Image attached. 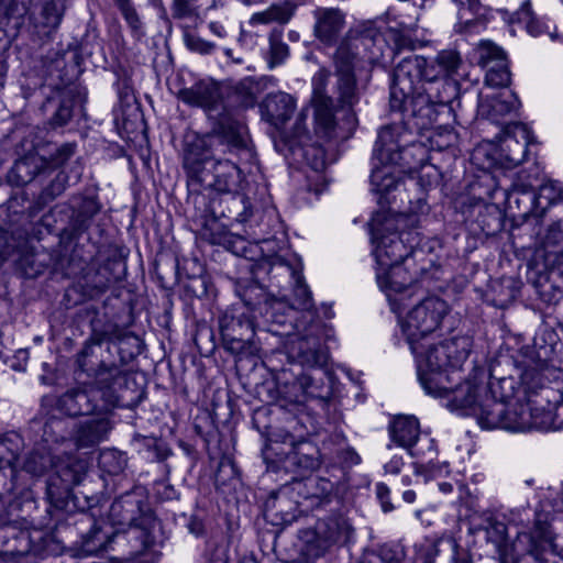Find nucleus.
Listing matches in <instances>:
<instances>
[{"instance_id": "obj_21", "label": "nucleus", "mask_w": 563, "mask_h": 563, "mask_svg": "<svg viewBox=\"0 0 563 563\" xmlns=\"http://www.w3.org/2000/svg\"><path fill=\"white\" fill-rule=\"evenodd\" d=\"M486 69L485 85L488 88L507 87L510 82V73L507 60L499 59L497 65L489 66Z\"/></svg>"}, {"instance_id": "obj_39", "label": "nucleus", "mask_w": 563, "mask_h": 563, "mask_svg": "<svg viewBox=\"0 0 563 563\" xmlns=\"http://www.w3.org/2000/svg\"><path fill=\"white\" fill-rule=\"evenodd\" d=\"M13 440H15V448L14 449H9V451L12 453V455L14 456L15 455V452L19 450L20 448V442H21V439L18 434L15 433H12L10 434L9 437H2V445L7 442V441H10V442H13Z\"/></svg>"}, {"instance_id": "obj_30", "label": "nucleus", "mask_w": 563, "mask_h": 563, "mask_svg": "<svg viewBox=\"0 0 563 563\" xmlns=\"http://www.w3.org/2000/svg\"><path fill=\"white\" fill-rule=\"evenodd\" d=\"M296 295V305L298 308L310 311L313 307L311 299V291L308 289L307 285H305L300 278L297 279V285L295 289Z\"/></svg>"}, {"instance_id": "obj_15", "label": "nucleus", "mask_w": 563, "mask_h": 563, "mask_svg": "<svg viewBox=\"0 0 563 563\" xmlns=\"http://www.w3.org/2000/svg\"><path fill=\"white\" fill-rule=\"evenodd\" d=\"M314 33L324 43H330L343 25V16L338 10L322 9L316 12Z\"/></svg>"}, {"instance_id": "obj_45", "label": "nucleus", "mask_w": 563, "mask_h": 563, "mask_svg": "<svg viewBox=\"0 0 563 563\" xmlns=\"http://www.w3.org/2000/svg\"><path fill=\"white\" fill-rule=\"evenodd\" d=\"M411 482H412V481H411V477H410V476H408V475H405V476H402V477H401V484H402L404 486H409V485H411Z\"/></svg>"}, {"instance_id": "obj_31", "label": "nucleus", "mask_w": 563, "mask_h": 563, "mask_svg": "<svg viewBox=\"0 0 563 563\" xmlns=\"http://www.w3.org/2000/svg\"><path fill=\"white\" fill-rule=\"evenodd\" d=\"M288 56V46L280 42L271 44V67L282 64Z\"/></svg>"}, {"instance_id": "obj_28", "label": "nucleus", "mask_w": 563, "mask_h": 563, "mask_svg": "<svg viewBox=\"0 0 563 563\" xmlns=\"http://www.w3.org/2000/svg\"><path fill=\"white\" fill-rule=\"evenodd\" d=\"M457 133L451 126H439L431 136V143L438 150H445L457 143Z\"/></svg>"}, {"instance_id": "obj_46", "label": "nucleus", "mask_w": 563, "mask_h": 563, "mask_svg": "<svg viewBox=\"0 0 563 563\" xmlns=\"http://www.w3.org/2000/svg\"><path fill=\"white\" fill-rule=\"evenodd\" d=\"M548 543L553 551H558L559 544L555 541H553L551 538H548Z\"/></svg>"}, {"instance_id": "obj_10", "label": "nucleus", "mask_w": 563, "mask_h": 563, "mask_svg": "<svg viewBox=\"0 0 563 563\" xmlns=\"http://www.w3.org/2000/svg\"><path fill=\"white\" fill-rule=\"evenodd\" d=\"M520 106L516 93L509 90L497 95L483 90L478 95V114L494 122H499L507 115L517 114Z\"/></svg>"}, {"instance_id": "obj_12", "label": "nucleus", "mask_w": 563, "mask_h": 563, "mask_svg": "<svg viewBox=\"0 0 563 563\" xmlns=\"http://www.w3.org/2000/svg\"><path fill=\"white\" fill-rule=\"evenodd\" d=\"M295 108L294 97L286 92L268 96L263 104L264 114L277 129H280L290 119Z\"/></svg>"}, {"instance_id": "obj_33", "label": "nucleus", "mask_w": 563, "mask_h": 563, "mask_svg": "<svg viewBox=\"0 0 563 563\" xmlns=\"http://www.w3.org/2000/svg\"><path fill=\"white\" fill-rule=\"evenodd\" d=\"M411 29L408 26H401L400 30H390V33L394 35L395 45L397 48H413L411 40L409 37Z\"/></svg>"}, {"instance_id": "obj_40", "label": "nucleus", "mask_w": 563, "mask_h": 563, "mask_svg": "<svg viewBox=\"0 0 563 563\" xmlns=\"http://www.w3.org/2000/svg\"><path fill=\"white\" fill-rule=\"evenodd\" d=\"M299 466L306 470L313 468L316 466V460L305 455L299 462Z\"/></svg>"}, {"instance_id": "obj_2", "label": "nucleus", "mask_w": 563, "mask_h": 563, "mask_svg": "<svg viewBox=\"0 0 563 563\" xmlns=\"http://www.w3.org/2000/svg\"><path fill=\"white\" fill-rule=\"evenodd\" d=\"M405 151H399L394 142L393 129L383 128L372 158L371 185L377 196L380 210L375 212L369 222L372 254L376 263V282L385 294L393 311L399 310L405 301H409L418 291L417 272H410L409 254L415 239H402L404 234L395 232L416 222V217L385 210V205L395 200L394 191L398 189L399 176L402 170L400 161Z\"/></svg>"}, {"instance_id": "obj_44", "label": "nucleus", "mask_w": 563, "mask_h": 563, "mask_svg": "<svg viewBox=\"0 0 563 563\" xmlns=\"http://www.w3.org/2000/svg\"><path fill=\"white\" fill-rule=\"evenodd\" d=\"M297 452H292L290 454H287L286 456V462L287 463H295V461L297 460Z\"/></svg>"}, {"instance_id": "obj_17", "label": "nucleus", "mask_w": 563, "mask_h": 563, "mask_svg": "<svg viewBox=\"0 0 563 563\" xmlns=\"http://www.w3.org/2000/svg\"><path fill=\"white\" fill-rule=\"evenodd\" d=\"M426 454L430 457L428 461H416L413 463L415 473L418 475H424L426 479H440L450 475L449 465L446 462H435L433 455H435V448L431 454L424 449Z\"/></svg>"}, {"instance_id": "obj_35", "label": "nucleus", "mask_w": 563, "mask_h": 563, "mask_svg": "<svg viewBox=\"0 0 563 563\" xmlns=\"http://www.w3.org/2000/svg\"><path fill=\"white\" fill-rule=\"evenodd\" d=\"M35 459L36 455L31 456L25 463V468L27 470V472L33 473L34 475H40L46 470L47 464L51 463L52 461L49 457L41 456V464L40 466H37L35 463Z\"/></svg>"}, {"instance_id": "obj_1", "label": "nucleus", "mask_w": 563, "mask_h": 563, "mask_svg": "<svg viewBox=\"0 0 563 563\" xmlns=\"http://www.w3.org/2000/svg\"><path fill=\"white\" fill-rule=\"evenodd\" d=\"M471 349L470 336L446 339L441 334L410 346L424 393L441 399L450 411L474 418L483 430L509 431L526 426L525 419L514 411L521 376L497 378L476 367L462 378Z\"/></svg>"}, {"instance_id": "obj_19", "label": "nucleus", "mask_w": 563, "mask_h": 563, "mask_svg": "<svg viewBox=\"0 0 563 563\" xmlns=\"http://www.w3.org/2000/svg\"><path fill=\"white\" fill-rule=\"evenodd\" d=\"M475 58L483 68L497 65L499 59H505V52L490 41H481L475 48Z\"/></svg>"}, {"instance_id": "obj_54", "label": "nucleus", "mask_w": 563, "mask_h": 563, "mask_svg": "<svg viewBox=\"0 0 563 563\" xmlns=\"http://www.w3.org/2000/svg\"><path fill=\"white\" fill-rule=\"evenodd\" d=\"M560 1H561V3L563 4V0H560Z\"/></svg>"}, {"instance_id": "obj_37", "label": "nucleus", "mask_w": 563, "mask_h": 563, "mask_svg": "<svg viewBox=\"0 0 563 563\" xmlns=\"http://www.w3.org/2000/svg\"><path fill=\"white\" fill-rule=\"evenodd\" d=\"M122 12H123L124 18L128 21V23L132 27L136 29L139 26V18H137L135 11L132 8H130L128 4H124V5H122Z\"/></svg>"}, {"instance_id": "obj_7", "label": "nucleus", "mask_w": 563, "mask_h": 563, "mask_svg": "<svg viewBox=\"0 0 563 563\" xmlns=\"http://www.w3.org/2000/svg\"><path fill=\"white\" fill-rule=\"evenodd\" d=\"M390 440L398 446L406 449L412 456L426 455L424 449L431 454L434 440L429 435L420 437V424L413 416H398L389 427Z\"/></svg>"}, {"instance_id": "obj_11", "label": "nucleus", "mask_w": 563, "mask_h": 563, "mask_svg": "<svg viewBox=\"0 0 563 563\" xmlns=\"http://www.w3.org/2000/svg\"><path fill=\"white\" fill-rule=\"evenodd\" d=\"M179 99L189 106L201 107L211 111L220 99V92L214 82L202 80L190 88L180 90Z\"/></svg>"}, {"instance_id": "obj_16", "label": "nucleus", "mask_w": 563, "mask_h": 563, "mask_svg": "<svg viewBox=\"0 0 563 563\" xmlns=\"http://www.w3.org/2000/svg\"><path fill=\"white\" fill-rule=\"evenodd\" d=\"M515 20L517 23L522 24L528 34L531 36H541L543 34H549L550 37H553L550 29V22L544 19L537 18L531 9L530 1H525L520 9L515 14Z\"/></svg>"}, {"instance_id": "obj_36", "label": "nucleus", "mask_w": 563, "mask_h": 563, "mask_svg": "<svg viewBox=\"0 0 563 563\" xmlns=\"http://www.w3.org/2000/svg\"><path fill=\"white\" fill-rule=\"evenodd\" d=\"M404 460L401 456L394 455L384 466L385 472L388 474H399L402 466H404Z\"/></svg>"}, {"instance_id": "obj_32", "label": "nucleus", "mask_w": 563, "mask_h": 563, "mask_svg": "<svg viewBox=\"0 0 563 563\" xmlns=\"http://www.w3.org/2000/svg\"><path fill=\"white\" fill-rule=\"evenodd\" d=\"M186 43L191 51L201 54L211 53L214 48V45L212 43L197 36H187Z\"/></svg>"}, {"instance_id": "obj_49", "label": "nucleus", "mask_w": 563, "mask_h": 563, "mask_svg": "<svg viewBox=\"0 0 563 563\" xmlns=\"http://www.w3.org/2000/svg\"><path fill=\"white\" fill-rule=\"evenodd\" d=\"M421 515H422V511L421 510H416L415 511V516L420 519L421 518Z\"/></svg>"}, {"instance_id": "obj_18", "label": "nucleus", "mask_w": 563, "mask_h": 563, "mask_svg": "<svg viewBox=\"0 0 563 563\" xmlns=\"http://www.w3.org/2000/svg\"><path fill=\"white\" fill-rule=\"evenodd\" d=\"M292 15V8L289 4H273L268 9L254 13L251 16V24H266L272 22L286 23Z\"/></svg>"}, {"instance_id": "obj_24", "label": "nucleus", "mask_w": 563, "mask_h": 563, "mask_svg": "<svg viewBox=\"0 0 563 563\" xmlns=\"http://www.w3.org/2000/svg\"><path fill=\"white\" fill-rule=\"evenodd\" d=\"M104 427L106 424L101 421L87 422L77 438L78 444L89 446L102 441L106 435Z\"/></svg>"}, {"instance_id": "obj_53", "label": "nucleus", "mask_w": 563, "mask_h": 563, "mask_svg": "<svg viewBox=\"0 0 563 563\" xmlns=\"http://www.w3.org/2000/svg\"><path fill=\"white\" fill-rule=\"evenodd\" d=\"M387 563H399V561H397V560H393V561H389V562H387Z\"/></svg>"}, {"instance_id": "obj_5", "label": "nucleus", "mask_w": 563, "mask_h": 563, "mask_svg": "<svg viewBox=\"0 0 563 563\" xmlns=\"http://www.w3.org/2000/svg\"><path fill=\"white\" fill-rule=\"evenodd\" d=\"M407 306L408 301H405V305L394 312L409 347L440 334L442 321L449 312V306L443 299L432 296L417 302L410 309H407Z\"/></svg>"}, {"instance_id": "obj_26", "label": "nucleus", "mask_w": 563, "mask_h": 563, "mask_svg": "<svg viewBox=\"0 0 563 563\" xmlns=\"http://www.w3.org/2000/svg\"><path fill=\"white\" fill-rule=\"evenodd\" d=\"M563 198V184L558 180H547L540 185L539 195L536 198L538 205L545 200L548 205L558 202Z\"/></svg>"}, {"instance_id": "obj_3", "label": "nucleus", "mask_w": 563, "mask_h": 563, "mask_svg": "<svg viewBox=\"0 0 563 563\" xmlns=\"http://www.w3.org/2000/svg\"><path fill=\"white\" fill-rule=\"evenodd\" d=\"M244 126L231 119H224L211 133L199 135L190 142L184 155V168L199 181L206 180V173L213 175V188L222 194L239 195L244 190L240 168L229 159H219L220 153L244 146Z\"/></svg>"}, {"instance_id": "obj_22", "label": "nucleus", "mask_w": 563, "mask_h": 563, "mask_svg": "<svg viewBox=\"0 0 563 563\" xmlns=\"http://www.w3.org/2000/svg\"><path fill=\"white\" fill-rule=\"evenodd\" d=\"M461 7L457 11V23L455 29L461 33H470L475 31L481 24L474 12V0H467V5L460 1Z\"/></svg>"}, {"instance_id": "obj_14", "label": "nucleus", "mask_w": 563, "mask_h": 563, "mask_svg": "<svg viewBox=\"0 0 563 563\" xmlns=\"http://www.w3.org/2000/svg\"><path fill=\"white\" fill-rule=\"evenodd\" d=\"M289 353L309 367H322L328 363V352L321 347L319 340L311 334L299 340L297 353L294 345Z\"/></svg>"}, {"instance_id": "obj_41", "label": "nucleus", "mask_w": 563, "mask_h": 563, "mask_svg": "<svg viewBox=\"0 0 563 563\" xmlns=\"http://www.w3.org/2000/svg\"><path fill=\"white\" fill-rule=\"evenodd\" d=\"M438 486L439 490L444 495L451 494L453 492V484L450 482H440Z\"/></svg>"}, {"instance_id": "obj_20", "label": "nucleus", "mask_w": 563, "mask_h": 563, "mask_svg": "<svg viewBox=\"0 0 563 563\" xmlns=\"http://www.w3.org/2000/svg\"><path fill=\"white\" fill-rule=\"evenodd\" d=\"M111 541L112 536L110 532L103 531L100 527H96L86 537L82 544V551L87 555L98 554L99 552L107 550Z\"/></svg>"}, {"instance_id": "obj_51", "label": "nucleus", "mask_w": 563, "mask_h": 563, "mask_svg": "<svg viewBox=\"0 0 563 563\" xmlns=\"http://www.w3.org/2000/svg\"><path fill=\"white\" fill-rule=\"evenodd\" d=\"M273 321L276 322V323H283L284 322L282 319H278V318H274Z\"/></svg>"}, {"instance_id": "obj_43", "label": "nucleus", "mask_w": 563, "mask_h": 563, "mask_svg": "<svg viewBox=\"0 0 563 563\" xmlns=\"http://www.w3.org/2000/svg\"><path fill=\"white\" fill-rule=\"evenodd\" d=\"M113 457H114V453L113 452H103V453H101V455H100V463H101V465L106 467L108 461L113 459Z\"/></svg>"}, {"instance_id": "obj_4", "label": "nucleus", "mask_w": 563, "mask_h": 563, "mask_svg": "<svg viewBox=\"0 0 563 563\" xmlns=\"http://www.w3.org/2000/svg\"><path fill=\"white\" fill-rule=\"evenodd\" d=\"M530 143V130L523 124H515L496 140H485L477 144L471 159L483 170H510L522 163Z\"/></svg>"}, {"instance_id": "obj_34", "label": "nucleus", "mask_w": 563, "mask_h": 563, "mask_svg": "<svg viewBox=\"0 0 563 563\" xmlns=\"http://www.w3.org/2000/svg\"><path fill=\"white\" fill-rule=\"evenodd\" d=\"M376 495H377V498L379 499L382 508L385 512L391 511L394 509V507L389 500L390 499V489L386 484H384V483L376 484Z\"/></svg>"}, {"instance_id": "obj_23", "label": "nucleus", "mask_w": 563, "mask_h": 563, "mask_svg": "<svg viewBox=\"0 0 563 563\" xmlns=\"http://www.w3.org/2000/svg\"><path fill=\"white\" fill-rule=\"evenodd\" d=\"M53 466L66 487L79 484L88 467L87 463L82 461L65 467L60 464H54Z\"/></svg>"}, {"instance_id": "obj_8", "label": "nucleus", "mask_w": 563, "mask_h": 563, "mask_svg": "<svg viewBox=\"0 0 563 563\" xmlns=\"http://www.w3.org/2000/svg\"><path fill=\"white\" fill-rule=\"evenodd\" d=\"M330 78V71L320 68L311 79L312 98L316 129L328 135L334 128L333 103L327 96L325 87Z\"/></svg>"}, {"instance_id": "obj_50", "label": "nucleus", "mask_w": 563, "mask_h": 563, "mask_svg": "<svg viewBox=\"0 0 563 563\" xmlns=\"http://www.w3.org/2000/svg\"><path fill=\"white\" fill-rule=\"evenodd\" d=\"M277 306H280V303L279 302H274V305L272 306L273 310H276Z\"/></svg>"}, {"instance_id": "obj_29", "label": "nucleus", "mask_w": 563, "mask_h": 563, "mask_svg": "<svg viewBox=\"0 0 563 563\" xmlns=\"http://www.w3.org/2000/svg\"><path fill=\"white\" fill-rule=\"evenodd\" d=\"M437 64L445 75L454 73L460 64L459 54L454 51H443L438 55Z\"/></svg>"}, {"instance_id": "obj_42", "label": "nucleus", "mask_w": 563, "mask_h": 563, "mask_svg": "<svg viewBox=\"0 0 563 563\" xmlns=\"http://www.w3.org/2000/svg\"><path fill=\"white\" fill-rule=\"evenodd\" d=\"M402 499L407 504H412L416 500V493L413 490H411V489L405 490L402 493Z\"/></svg>"}, {"instance_id": "obj_9", "label": "nucleus", "mask_w": 563, "mask_h": 563, "mask_svg": "<svg viewBox=\"0 0 563 563\" xmlns=\"http://www.w3.org/2000/svg\"><path fill=\"white\" fill-rule=\"evenodd\" d=\"M357 45L343 42L334 55L339 77V89L344 101H350L355 89V71L364 67L365 62L357 57Z\"/></svg>"}, {"instance_id": "obj_38", "label": "nucleus", "mask_w": 563, "mask_h": 563, "mask_svg": "<svg viewBox=\"0 0 563 563\" xmlns=\"http://www.w3.org/2000/svg\"><path fill=\"white\" fill-rule=\"evenodd\" d=\"M208 27L213 35H216L220 38H223L227 36V31H225L224 26L219 22H210Z\"/></svg>"}, {"instance_id": "obj_55", "label": "nucleus", "mask_w": 563, "mask_h": 563, "mask_svg": "<svg viewBox=\"0 0 563 563\" xmlns=\"http://www.w3.org/2000/svg\"><path fill=\"white\" fill-rule=\"evenodd\" d=\"M503 563H505V562H503Z\"/></svg>"}, {"instance_id": "obj_13", "label": "nucleus", "mask_w": 563, "mask_h": 563, "mask_svg": "<svg viewBox=\"0 0 563 563\" xmlns=\"http://www.w3.org/2000/svg\"><path fill=\"white\" fill-rule=\"evenodd\" d=\"M48 166L49 163L44 156L38 153H29L15 162L13 169L9 174V180L18 186L27 184Z\"/></svg>"}, {"instance_id": "obj_48", "label": "nucleus", "mask_w": 563, "mask_h": 563, "mask_svg": "<svg viewBox=\"0 0 563 563\" xmlns=\"http://www.w3.org/2000/svg\"><path fill=\"white\" fill-rule=\"evenodd\" d=\"M121 468V465H118L117 467H113V468H110L108 470L110 473H115L117 471H119Z\"/></svg>"}, {"instance_id": "obj_6", "label": "nucleus", "mask_w": 563, "mask_h": 563, "mask_svg": "<svg viewBox=\"0 0 563 563\" xmlns=\"http://www.w3.org/2000/svg\"><path fill=\"white\" fill-rule=\"evenodd\" d=\"M439 75L432 74L428 62L424 57L418 55H410L404 58L394 70V84L399 87L404 95H409L415 91L416 84L420 80L428 81V87H422V90L427 93V97L419 96L417 98V104L427 102L424 114L431 118L433 108L439 107L443 110L450 111L448 106V97L443 93H439L434 98L432 92L439 90L438 86L440 82H433ZM445 90V84H441Z\"/></svg>"}, {"instance_id": "obj_27", "label": "nucleus", "mask_w": 563, "mask_h": 563, "mask_svg": "<svg viewBox=\"0 0 563 563\" xmlns=\"http://www.w3.org/2000/svg\"><path fill=\"white\" fill-rule=\"evenodd\" d=\"M541 180V169L534 165L529 172L520 173L512 186L516 190L525 194L539 186Z\"/></svg>"}, {"instance_id": "obj_52", "label": "nucleus", "mask_w": 563, "mask_h": 563, "mask_svg": "<svg viewBox=\"0 0 563 563\" xmlns=\"http://www.w3.org/2000/svg\"><path fill=\"white\" fill-rule=\"evenodd\" d=\"M560 555L563 558V548L560 549Z\"/></svg>"}, {"instance_id": "obj_25", "label": "nucleus", "mask_w": 563, "mask_h": 563, "mask_svg": "<svg viewBox=\"0 0 563 563\" xmlns=\"http://www.w3.org/2000/svg\"><path fill=\"white\" fill-rule=\"evenodd\" d=\"M87 395L84 391H70L60 398V405L69 416L82 415L88 411L84 408V402H87Z\"/></svg>"}, {"instance_id": "obj_47", "label": "nucleus", "mask_w": 563, "mask_h": 563, "mask_svg": "<svg viewBox=\"0 0 563 563\" xmlns=\"http://www.w3.org/2000/svg\"><path fill=\"white\" fill-rule=\"evenodd\" d=\"M62 151L65 152L67 155H70L73 153V147L67 145Z\"/></svg>"}]
</instances>
